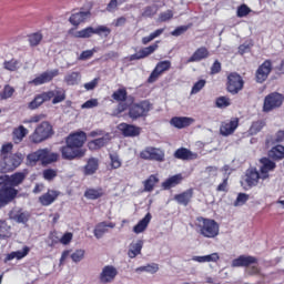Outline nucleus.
I'll use <instances>...</instances> for the list:
<instances>
[{"mask_svg":"<svg viewBox=\"0 0 284 284\" xmlns=\"http://www.w3.org/2000/svg\"><path fill=\"white\" fill-rule=\"evenodd\" d=\"M61 196V192L58 190L48 189V191L40 195L38 201L43 207H49V205H52Z\"/></svg>","mask_w":284,"mask_h":284,"instance_id":"f8f14e48","label":"nucleus"},{"mask_svg":"<svg viewBox=\"0 0 284 284\" xmlns=\"http://www.w3.org/2000/svg\"><path fill=\"white\" fill-rule=\"evenodd\" d=\"M108 227H110L111 230H114V227H116V224L112 223V222H100L95 225V229L93 231V234L95 236V239H103V234H105L108 232Z\"/></svg>","mask_w":284,"mask_h":284,"instance_id":"bb28decb","label":"nucleus"},{"mask_svg":"<svg viewBox=\"0 0 284 284\" xmlns=\"http://www.w3.org/2000/svg\"><path fill=\"white\" fill-rule=\"evenodd\" d=\"M2 68L8 72H19L20 68H23V62L17 58H12L10 60H4Z\"/></svg>","mask_w":284,"mask_h":284,"instance_id":"cd10ccee","label":"nucleus"},{"mask_svg":"<svg viewBox=\"0 0 284 284\" xmlns=\"http://www.w3.org/2000/svg\"><path fill=\"white\" fill-rule=\"evenodd\" d=\"M152 110V104L148 101H143L139 104H133L130 109L129 115L131 119H139L145 116V114Z\"/></svg>","mask_w":284,"mask_h":284,"instance_id":"9b49d317","label":"nucleus"},{"mask_svg":"<svg viewBox=\"0 0 284 284\" xmlns=\"http://www.w3.org/2000/svg\"><path fill=\"white\" fill-rule=\"evenodd\" d=\"M126 98L128 91H125V89H119L112 94V99H114V101H125Z\"/></svg>","mask_w":284,"mask_h":284,"instance_id":"3c124183","label":"nucleus"},{"mask_svg":"<svg viewBox=\"0 0 284 284\" xmlns=\"http://www.w3.org/2000/svg\"><path fill=\"white\" fill-rule=\"evenodd\" d=\"M210 58V50L205 47H201L195 50V52L187 59L186 63H199V61H203L204 59Z\"/></svg>","mask_w":284,"mask_h":284,"instance_id":"4be33fe9","label":"nucleus"},{"mask_svg":"<svg viewBox=\"0 0 284 284\" xmlns=\"http://www.w3.org/2000/svg\"><path fill=\"white\" fill-rule=\"evenodd\" d=\"M162 32H164V29H158L154 32H152L149 37L142 38L143 45H148L151 41H154L158 37H161Z\"/></svg>","mask_w":284,"mask_h":284,"instance_id":"09e8293b","label":"nucleus"},{"mask_svg":"<svg viewBox=\"0 0 284 284\" xmlns=\"http://www.w3.org/2000/svg\"><path fill=\"white\" fill-rule=\"evenodd\" d=\"M88 141V134L83 131L70 133L67 138V143H85Z\"/></svg>","mask_w":284,"mask_h":284,"instance_id":"2f4dec72","label":"nucleus"},{"mask_svg":"<svg viewBox=\"0 0 284 284\" xmlns=\"http://www.w3.org/2000/svg\"><path fill=\"white\" fill-rule=\"evenodd\" d=\"M260 163H262L260 174L262 175V180L265 181V179H270V172L276 170V163L268 158H262Z\"/></svg>","mask_w":284,"mask_h":284,"instance_id":"f3484780","label":"nucleus"},{"mask_svg":"<svg viewBox=\"0 0 284 284\" xmlns=\"http://www.w3.org/2000/svg\"><path fill=\"white\" fill-rule=\"evenodd\" d=\"M12 226L8 224L6 220H0V240L10 239L12 236Z\"/></svg>","mask_w":284,"mask_h":284,"instance_id":"e433bc0d","label":"nucleus"},{"mask_svg":"<svg viewBox=\"0 0 284 284\" xmlns=\"http://www.w3.org/2000/svg\"><path fill=\"white\" fill-rule=\"evenodd\" d=\"M220 258L219 253H212L210 255L194 256L193 261H196V263H216Z\"/></svg>","mask_w":284,"mask_h":284,"instance_id":"4c0bfd02","label":"nucleus"},{"mask_svg":"<svg viewBox=\"0 0 284 284\" xmlns=\"http://www.w3.org/2000/svg\"><path fill=\"white\" fill-rule=\"evenodd\" d=\"M109 156L111 160V170H119V168L122 165L119 155L116 153H110Z\"/></svg>","mask_w":284,"mask_h":284,"instance_id":"8fccbe9b","label":"nucleus"},{"mask_svg":"<svg viewBox=\"0 0 284 284\" xmlns=\"http://www.w3.org/2000/svg\"><path fill=\"white\" fill-rule=\"evenodd\" d=\"M284 95L278 92L270 93L264 98L263 112H272L283 105Z\"/></svg>","mask_w":284,"mask_h":284,"instance_id":"423d86ee","label":"nucleus"},{"mask_svg":"<svg viewBox=\"0 0 284 284\" xmlns=\"http://www.w3.org/2000/svg\"><path fill=\"white\" fill-rule=\"evenodd\" d=\"M60 152L64 161H77L83 159L88 150L83 148V143H67Z\"/></svg>","mask_w":284,"mask_h":284,"instance_id":"20e7f679","label":"nucleus"},{"mask_svg":"<svg viewBox=\"0 0 284 284\" xmlns=\"http://www.w3.org/2000/svg\"><path fill=\"white\" fill-rule=\"evenodd\" d=\"M232 102L230 101V98L226 97H220L216 99V106L217 108H230Z\"/></svg>","mask_w":284,"mask_h":284,"instance_id":"680f3d73","label":"nucleus"},{"mask_svg":"<svg viewBox=\"0 0 284 284\" xmlns=\"http://www.w3.org/2000/svg\"><path fill=\"white\" fill-rule=\"evenodd\" d=\"M268 158L273 159V161H282V159L284 158V146L282 144L273 146L268 151Z\"/></svg>","mask_w":284,"mask_h":284,"instance_id":"72a5a7b5","label":"nucleus"},{"mask_svg":"<svg viewBox=\"0 0 284 284\" xmlns=\"http://www.w3.org/2000/svg\"><path fill=\"white\" fill-rule=\"evenodd\" d=\"M89 17H90V11H80L78 13L71 14V17L69 18V21L71 26H75L77 28L81 26V23H83V21H85V19H88Z\"/></svg>","mask_w":284,"mask_h":284,"instance_id":"c756f323","label":"nucleus"},{"mask_svg":"<svg viewBox=\"0 0 284 284\" xmlns=\"http://www.w3.org/2000/svg\"><path fill=\"white\" fill-rule=\"evenodd\" d=\"M140 158L144 161H158V163H163L165 161V153L156 148H146L140 153Z\"/></svg>","mask_w":284,"mask_h":284,"instance_id":"6e6552de","label":"nucleus"},{"mask_svg":"<svg viewBox=\"0 0 284 284\" xmlns=\"http://www.w3.org/2000/svg\"><path fill=\"white\" fill-rule=\"evenodd\" d=\"M42 176L44 181H54L58 176V171L55 169H45L42 172Z\"/></svg>","mask_w":284,"mask_h":284,"instance_id":"de8ad7c7","label":"nucleus"},{"mask_svg":"<svg viewBox=\"0 0 284 284\" xmlns=\"http://www.w3.org/2000/svg\"><path fill=\"white\" fill-rule=\"evenodd\" d=\"M94 34H103V37H108L110 34V28L108 27H98L94 29Z\"/></svg>","mask_w":284,"mask_h":284,"instance_id":"774afa93","label":"nucleus"},{"mask_svg":"<svg viewBox=\"0 0 284 284\" xmlns=\"http://www.w3.org/2000/svg\"><path fill=\"white\" fill-rule=\"evenodd\" d=\"M156 50H159V41H156L152 45L140 50V57H142V59H145L146 57H150V54H153V52H156Z\"/></svg>","mask_w":284,"mask_h":284,"instance_id":"a18cd8bd","label":"nucleus"},{"mask_svg":"<svg viewBox=\"0 0 284 284\" xmlns=\"http://www.w3.org/2000/svg\"><path fill=\"white\" fill-rule=\"evenodd\" d=\"M14 220L17 223H28L30 221V214L26 212H20L14 216Z\"/></svg>","mask_w":284,"mask_h":284,"instance_id":"e2e57ef3","label":"nucleus"},{"mask_svg":"<svg viewBox=\"0 0 284 284\" xmlns=\"http://www.w3.org/2000/svg\"><path fill=\"white\" fill-rule=\"evenodd\" d=\"M44 101H43V98L41 95H38L34 98V100H32L28 108L29 110H37V108L43 105Z\"/></svg>","mask_w":284,"mask_h":284,"instance_id":"6e6d98bb","label":"nucleus"},{"mask_svg":"<svg viewBox=\"0 0 284 284\" xmlns=\"http://www.w3.org/2000/svg\"><path fill=\"white\" fill-rule=\"evenodd\" d=\"M236 128H239V118H232L230 121L221 124L220 134H222V136H230L236 132Z\"/></svg>","mask_w":284,"mask_h":284,"instance_id":"a211bd4d","label":"nucleus"},{"mask_svg":"<svg viewBox=\"0 0 284 284\" xmlns=\"http://www.w3.org/2000/svg\"><path fill=\"white\" fill-rule=\"evenodd\" d=\"M28 129L23 125H19L18 128H14L12 131V139L13 141H18L19 143H21V141H23V139H26L28 136Z\"/></svg>","mask_w":284,"mask_h":284,"instance_id":"f704fd0d","label":"nucleus"},{"mask_svg":"<svg viewBox=\"0 0 284 284\" xmlns=\"http://www.w3.org/2000/svg\"><path fill=\"white\" fill-rule=\"evenodd\" d=\"M52 136V125L48 122H42L38 125L32 134L34 143H41Z\"/></svg>","mask_w":284,"mask_h":284,"instance_id":"0eeeda50","label":"nucleus"},{"mask_svg":"<svg viewBox=\"0 0 284 284\" xmlns=\"http://www.w3.org/2000/svg\"><path fill=\"white\" fill-rule=\"evenodd\" d=\"M151 221H152V214L146 213L145 216L140 222H138V224L133 227V232L135 234H141L142 232H145Z\"/></svg>","mask_w":284,"mask_h":284,"instance_id":"7c9ffc66","label":"nucleus"},{"mask_svg":"<svg viewBox=\"0 0 284 284\" xmlns=\"http://www.w3.org/2000/svg\"><path fill=\"white\" fill-rule=\"evenodd\" d=\"M54 77H59V70L53 69L51 71H45L38 75L36 79L30 81V85H43V83H50Z\"/></svg>","mask_w":284,"mask_h":284,"instance_id":"2eb2a0df","label":"nucleus"},{"mask_svg":"<svg viewBox=\"0 0 284 284\" xmlns=\"http://www.w3.org/2000/svg\"><path fill=\"white\" fill-rule=\"evenodd\" d=\"M89 136H91V139H97V136H101L100 139H98V141H110V135L109 134L103 135V131H100V130L90 132Z\"/></svg>","mask_w":284,"mask_h":284,"instance_id":"603ef678","label":"nucleus"},{"mask_svg":"<svg viewBox=\"0 0 284 284\" xmlns=\"http://www.w3.org/2000/svg\"><path fill=\"white\" fill-rule=\"evenodd\" d=\"M250 12H252V9H250V7H247L246 4H242L237 8L236 14L240 19H243V17H247Z\"/></svg>","mask_w":284,"mask_h":284,"instance_id":"bf43d9fd","label":"nucleus"},{"mask_svg":"<svg viewBox=\"0 0 284 284\" xmlns=\"http://www.w3.org/2000/svg\"><path fill=\"white\" fill-rule=\"evenodd\" d=\"M135 272L138 274H141V272H146L148 274H156V272H159V264L151 263L146 264L145 266H139L135 268Z\"/></svg>","mask_w":284,"mask_h":284,"instance_id":"58836bf2","label":"nucleus"},{"mask_svg":"<svg viewBox=\"0 0 284 284\" xmlns=\"http://www.w3.org/2000/svg\"><path fill=\"white\" fill-rule=\"evenodd\" d=\"M14 94V88L10 87V84H6L2 92H0V99L6 101L7 99H12Z\"/></svg>","mask_w":284,"mask_h":284,"instance_id":"49530a36","label":"nucleus"},{"mask_svg":"<svg viewBox=\"0 0 284 284\" xmlns=\"http://www.w3.org/2000/svg\"><path fill=\"white\" fill-rule=\"evenodd\" d=\"M205 80H200L193 84V88L191 90V94H199L201 90L205 88Z\"/></svg>","mask_w":284,"mask_h":284,"instance_id":"052dcab7","label":"nucleus"},{"mask_svg":"<svg viewBox=\"0 0 284 284\" xmlns=\"http://www.w3.org/2000/svg\"><path fill=\"white\" fill-rule=\"evenodd\" d=\"M270 72H272V62L270 60H266L256 70V73H255L256 82L264 83V81H267V77H270Z\"/></svg>","mask_w":284,"mask_h":284,"instance_id":"dca6fc26","label":"nucleus"},{"mask_svg":"<svg viewBox=\"0 0 284 284\" xmlns=\"http://www.w3.org/2000/svg\"><path fill=\"white\" fill-rule=\"evenodd\" d=\"M119 274V271H116V267L112 265H106L102 268V272L100 273L99 280L102 284L112 283Z\"/></svg>","mask_w":284,"mask_h":284,"instance_id":"ddd939ff","label":"nucleus"},{"mask_svg":"<svg viewBox=\"0 0 284 284\" xmlns=\"http://www.w3.org/2000/svg\"><path fill=\"white\" fill-rule=\"evenodd\" d=\"M170 68H172V62H170V60H164V61L159 62L156 64L155 69L150 74L148 82L154 83V81H156V79H159V77L163 72H168V70H170Z\"/></svg>","mask_w":284,"mask_h":284,"instance_id":"4468645a","label":"nucleus"},{"mask_svg":"<svg viewBox=\"0 0 284 284\" xmlns=\"http://www.w3.org/2000/svg\"><path fill=\"white\" fill-rule=\"evenodd\" d=\"M99 170V159L98 158H89L87 164L83 166L84 176H92V174H97Z\"/></svg>","mask_w":284,"mask_h":284,"instance_id":"393cba45","label":"nucleus"},{"mask_svg":"<svg viewBox=\"0 0 284 284\" xmlns=\"http://www.w3.org/2000/svg\"><path fill=\"white\" fill-rule=\"evenodd\" d=\"M58 243H61V239L59 236L54 235V233L49 234V247H54V245H58Z\"/></svg>","mask_w":284,"mask_h":284,"instance_id":"69168bd1","label":"nucleus"},{"mask_svg":"<svg viewBox=\"0 0 284 284\" xmlns=\"http://www.w3.org/2000/svg\"><path fill=\"white\" fill-rule=\"evenodd\" d=\"M84 256H85V251L77 250L74 253L71 254V260L73 261V263H81Z\"/></svg>","mask_w":284,"mask_h":284,"instance_id":"4d7b16f0","label":"nucleus"},{"mask_svg":"<svg viewBox=\"0 0 284 284\" xmlns=\"http://www.w3.org/2000/svg\"><path fill=\"white\" fill-rule=\"evenodd\" d=\"M261 179H263V176L261 175L258 170H256V168L247 169L244 175V183H246L244 190H252V187H256Z\"/></svg>","mask_w":284,"mask_h":284,"instance_id":"1a4fd4ad","label":"nucleus"},{"mask_svg":"<svg viewBox=\"0 0 284 284\" xmlns=\"http://www.w3.org/2000/svg\"><path fill=\"white\" fill-rule=\"evenodd\" d=\"M42 159V150H38L33 153H30L28 156H27V161H28V164L29 165H37V163H39V161H41Z\"/></svg>","mask_w":284,"mask_h":284,"instance_id":"c03bdc74","label":"nucleus"},{"mask_svg":"<svg viewBox=\"0 0 284 284\" xmlns=\"http://www.w3.org/2000/svg\"><path fill=\"white\" fill-rule=\"evenodd\" d=\"M24 181L26 173L16 172L9 178V184L11 186L3 185L0 187V210L17 199L19 191L14 187H18V185H21Z\"/></svg>","mask_w":284,"mask_h":284,"instance_id":"f257e3e1","label":"nucleus"},{"mask_svg":"<svg viewBox=\"0 0 284 284\" xmlns=\"http://www.w3.org/2000/svg\"><path fill=\"white\" fill-rule=\"evenodd\" d=\"M243 78L239 73H231L227 77V91L231 94H239L243 90Z\"/></svg>","mask_w":284,"mask_h":284,"instance_id":"9d476101","label":"nucleus"},{"mask_svg":"<svg viewBox=\"0 0 284 284\" xmlns=\"http://www.w3.org/2000/svg\"><path fill=\"white\" fill-rule=\"evenodd\" d=\"M193 123L194 119L189 116H174L170 120V125L176 128V130L190 128V125H192Z\"/></svg>","mask_w":284,"mask_h":284,"instance_id":"412c9836","label":"nucleus"},{"mask_svg":"<svg viewBox=\"0 0 284 284\" xmlns=\"http://www.w3.org/2000/svg\"><path fill=\"white\" fill-rule=\"evenodd\" d=\"M247 201H250V195L246 193H239L234 205L239 206V205H245L247 203Z\"/></svg>","mask_w":284,"mask_h":284,"instance_id":"13d9d810","label":"nucleus"},{"mask_svg":"<svg viewBox=\"0 0 284 284\" xmlns=\"http://www.w3.org/2000/svg\"><path fill=\"white\" fill-rule=\"evenodd\" d=\"M183 174L178 173L175 175L170 176L162 183L163 190H172V187H176V185H181L183 183Z\"/></svg>","mask_w":284,"mask_h":284,"instance_id":"a878e982","label":"nucleus"},{"mask_svg":"<svg viewBox=\"0 0 284 284\" xmlns=\"http://www.w3.org/2000/svg\"><path fill=\"white\" fill-rule=\"evenodd\" d=\"M59 153L51 152L48 149H42L41 164L43 168L52 165V163H57V161H59Z\"/></svg>","mask_w":284,"mask_h":284,"instance_id":"b1692460","label":"nucleus"},{"mask_svg":"<svg viewBox=\"0 0 284 284\" xmlns=\"http://www.w3.org/2000/svg\"><path fill=\"white\" fill-rule=\"evenodd\" d=\"M232 267H246L245 274L247 276H263L261 266H258V258L252 255H240L232 261Z\"/></svg>","mask_w":284,"mask_h":284,"instance_id":"f03ea898","label":"nucleus"},{"mask_svg":"<svg viewBox=\"0 0 284 284\" xmlns=\"http://www.w3.org/2000/svg\"><path fill=\"white\" fill-rule=\"evenodd\" d=\"M12 152V143L3 144L1 148V156L4 160V156H8Z\"/></svg>","mask_w":284,"mask_h":284,"instance_id":"338daca9","label":"nucleus"},{"mask_svg":"<svg viewBox=\"0 0 284 284\" xmlns=\"http://www.w3.org/2000/svg\"><path fill=\"white\" fill-rule=\"evenodd\" d=\"M30 254V247L24 246L22 251H13L4 257V263H8L9 261H14L17 258L18 261H21V258H26Z\"/></svg>","mask_w":284,"mask_h":284,"instance_id":"c85d7f7f","label":"nucleus"},{"mask_svg":"<svg viewBox=\"0 0 284 284\" xmlns=\"http://www.w3.org/2000/svg\"><path fill=\"white\" fill-rule=\"evenodd\" d=\"M143 250V241L139 240L136 243H131L128 251L129 258H136L141 251Z\"/></svg>","mask_w":284,"mask_h":284,"instance_id":"c9c22d12","label":"nucleus"},{"mask_svg":"<svg viewBox=\"0 0 284 284\" xmlns=\"http://www.w3.org/2000/svg\"><path fill=\"white\" fill-rule=\"evenodd\" d=\"M23 159H26V156L22 153H13L9 156H4V160L0 161V172L2 174L14 172V170L23 163Z\"/></svg>","mask_w":284,"mask_h":284,"instance_id":"39448f33","label":"nucleus"},{"mask_svg":"<svg viewBox=\"0 0 284 284\" xmlns=\"http://www.w3.org/2000/svg\"><path fill=\"white\" fill-rule=\"evenodd\" d=\"M159 183V178L154 174L150 175L145 181H144V191L145 192H152L154 190V186Z\"/></svg>","mask_w":284,"mask_h":284,"instance_id":"a19ab883","label":"nucleus"},{"mask_svg":"<svg viewBox=\"0 0 284 284\" xmlns=\"http://www.w3.org/2000/svg\"><path fill=\"white\" fill-rule=\"evenodd\" d=\"M54 94L55 95L53 97V101H52L53 104L65 101V91L58 89L54 91Z\"/></svg>","mask_w":284,"mask_h":284,"instance_id":"5fc2aeb1","label":"nucleus"},{"mask_svg":"<svg viewBox=\"0 0 284 284\" xmlns=\"http://www.w3.org/2000/svg\"><path fill=\"white\" fill-rule=\"evenodd\" d=\"M92 34H94V28L88 27L85 29L74 32L73 37L75 39H90V37H92Z\"/></svg>","mask_w":284,"mask_h":284,"instance_id":"ea45409f","label":"nucleus"},{"mask_svg":"<svg viewBox=\"0 0 284 284\" xmlns=\"http://www.w3.org/2000/svg\"><path fill=\"white\" fill-rule=\"evenodd\" d=\"M174 159L180 161H196L199 159V153H194L189 149L180 148L173 153Z\"/></svg>","mask_w":284,"mask_h":284,"instance_id":"6ab92c4d","label":"nucleus"},{"mask_svg":"<svg viewBox=\"0 0 284 284\" xmlns=\"http://www.w3.org/2000/svg\"><path fill=\"white\" fill-rule=\"evenodd\" d=\"M64 81L67 85H78L79 81H81V73L71 72L65 75Z\"/></svg>","mask_w":284,"mask_h":284,"instance_id":"79ce46f5","label":"nucleus"},{"mask_svg":"<svg viewBox=\"0 0 284 284\" xmlns=\"http://www.w3.org/2000/svg\"><path fill=\"white\" fill-rule=\"evenodd\" d=\"M43 39V36L41 33H32L29 36V43L30 45H39Z\"/></svg>","mask_w":284,"mask_h":284,"instance_id":"864d4df0","label":"nucleus"},{"mask_svg":"<svg viewBox=\"0 0 284 284\" xmlns=\"http://www.w3.org/2000/svg\"><path fill=\"white\" fill-rule=\"evenodd\" d=\"M194 197V189H187L186 191L175 194L174 195V201L179 205H184V207H187L190 203H192V199Z\"/></svg>","mask_w":284,"mask_h":284,"instance_id":"aec40b11","label":"nucleus"},{"mask_svg":"<svg viewBox=\"0 0 284 284\" xmlns=\"http://www.w3.org/2000/svg\"><path fill=\"white\" fill-rule=\"evenodd\" d=\"M118 130H120L124 136H139V134H141V128L128 123L119 124Z\"/></svg>","mask_w":284,"mask_h":284,"instance_id":"5701e85b","label":"nucleus"},{"mask_svg":"<svg viewBox=\"0 0 284 284\" xmlns=\"http://www.w3.org/2000/svg\"><path fill=\"white\" fill-rule=\"evenodd\" d=\"M195 225L199 229V234L204 239H216L219 236L220 226L215 220L197 216Z\"/></svg>","mask_w":284,"mask_h":284,"instance_id":"7ed1b4c3","label":"nucleus"},{"mask_svg":"<svg viewBox=\"0 0 284 284\" xmlns=\"http://www.w3.org/2000/svg\"><path fill=\"white\" fill-rule=\"evenodd\" d=\"M84 196L85 199H89V201H97V199L105 196V191H103V187L87 189L84 192Z\"/></svg>","mask_w":284,"mask_h":284,"instance_id":"473e14b6","label":"nucleus"},{"mask_svg":"<svg viewBox=\"0 0 284 284\" xmlns=\"http://www.w3.org/2000/svg\"><path fill=\"white\" fill-rule=\"evenodd\" d=\"M263 128H265L264 121L257 120V121L253 122L248 129L250 136H254L255 134H258V132H261V130H263Z\"/></svg>","mask_w":284,"mask_h":284,"instance_id":"37998d69","label":"nucleus"},{"mask_svg":"<svg viewBox=\"0 0 284 284\" xmlns=\"http://www.w3.org/2000/svg\"><path fill=\"white\" fill-rule=\"evenodd\" d=\"M99 105V100L91 99L82 104V110H90L92 108H97Z\"/></svg>","mask_w":284,"mask_h":284,"instance_id":"0e129e2a","label":"nucleus"}]
</instances>
